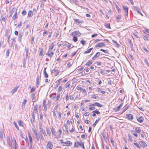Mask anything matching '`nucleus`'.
I'll return each instance as SVG.
<instances>
[{"label": "nucleus", "instance_id": "f257e3e1", "mask_svg": "<svg viewBox=\"0 0 149 149\" xmlns=\"http://www.w3.org/2000/svg\"><path fill=\"white\" fill-rule=\"evenodd\" d=\"M37 108L38 105L37 104H36L34 107L33 112L32 115V119L33 122H35V115L36 113H37L38 112Z\"/></svg>", "mask_w": 149, "mask_h": 149}, {"label": "nucleus", "instance_id": "f03ea898", "mask_svg": "<svg viewBox=\"0 0 149 149\" xmlns=\"http://www.w3.org/2000/svg\"><path fill=\"white\" fill-rule=\"evenodd\" d=\"M39 132L43 133L45 132V130L43 129V127L41 123L39 124Z\"/></svg>", "mask_w": 149, "mask_h": 149}, {"label": "nucleus", "instance_id": "7ed1b4c3", "mask_svg": "<svg viewBox=\"0 0 149 149\" xmlns=\"http://www.w3.org/2000/svg\"><path fill=\"white\" fill-rule=\"evenodd\" d=\"M53 147V145L51 142H49L48 143L47 146V149H52Z\"/></svg>", "mask_w": 149, "mask_h": 149}, {"label": "nucleus", "instance_id": "20e7f679", "mask_svg": "<svg viewBox=\"0 0 149 149\" xmlns=\"http://www.w3.org/2000/svg\"><path fill=\"white\" fill-rule=\"evenodd\" d=\"M105 44L103 42H101L98 43L95 46V47H102L103 46H105Z\"/></svg>", "mask_w": 149, "mask_h": 149}, {"label": "nucleus", "instance_id": "39448f33", "mask_svg": "<svg viewBox=\"0 0 149 149\" xmlns=\"http://www.w3.org/2000/svg\"><path fill=\"white\" fill-rule=\"evenodd\" d=\"M41 78V76L38 77V76L36 79V86L37 87H38L39 86V83L40 81V79Z\"/></svg>", "mask_w": 149, "mask_h": 149}, {"label": "nucleus", "instance_id": "423d86ee", "mask_svg": "<svg viewBox=\"0 0 149 149\" xmlns=\"http://www.w3.org/2000/svg\"><path fill=\"white\" fill-rule=\"evenodd\" d=\"M7 141L8 144L12 148V144L10 143V140L9 136H8L7 137Z\"/></svg>", "mask_w": 149, "mask_h": 149}, {"label": "nucleus", "instance_id": "0eeeda50", "mask_svg": "<svg viewBox=\"0 0 149 149\" xmlns=\"http://www.w3.org/2000/svg\"><path fill=\"white\" fill-rule=\"evenodd\" d=\"M74 22L76 23L78 25L79 24L82 23L83 21L80 20L78 19H74Z\"/></svg>", "mask_w": 149, "mask_h": 149}, {"label": "nucleus", "instance_id": "6e6552de", "mask_svg": "<svg viewBox=\"0 0 149 149\" xmlns=\"http://www.w3.org/2000/svg\"><path fill=\"white\" fill-rule=\"evenodd\" d=\"M126 116L129 120H132L133 119V116L131 114H127Z\"/></svg>", "mask_w": 149, "mask_h": 149}, {"label": "nucleus", "instance_id": "1a4fd4ad", "mask_svg": "<svg viewBox=\"0 0 149 149\" xmlns=\"http://www.w3.org/2000/svg\"><path fill=\"white\" fill-rule=\"evenodd\" d=\"M90 105L92 106H96L100 107H102L103 106V105L100 104V103L98 102H95L94 104Z\"/></svg>", "mask_w": 149, "mask_h": 149}, {"label": "nucleus", "instance_id": "9d476101", "mask_svg": "<svg viewBox=\"0 0 149 149\" xmlns=\"http://www.w3.org/2000/svg\"><path fill=\"white\" fill-rule=\"evenodd\" d=\"M46 103V101L45 100H44L43 101V105L42 106L44 107L43 111L45 112L47 111V106L45 104Z\"/></svg>", "mask_w": 149, "mask_h": 149}, {"label": "nucleus", "instance_id": "9b49d317", "mask_svg": "<svg viewBox=\"0 0 149 149\" xmlns=\"http://www.w3.org/2000/svg\"><path fill=\"white\" fill-rule=\"evenodd\" d=\"M19 86H16L15 87L14 89H13L11 91L10 93H12V95H13V94L17 90L18 88H19Z\"/></svg>", "mask_w": 149, "mask_h": 149}, {"label": "nucleus", "instance_id": "f8f14e48", "mask_svg": "<svg viewBox=\"0 0 149 149\" xmlns=\"http://www.w3.org/2000/svg\"><path fill=\"white\" fill-rule=\"evenodd\" d=\"M77 144H79V145L83 149H85V148L84 146V144L82 141H78L77 142Z\"/></svg>", "mask_w": 149, "mask_h": 149}, {"label": "nucleus", "instance_id": "ddd939ff", "mask_svg": "<svg viewBox=\"0 0 149 149\" xmlns=\"http://www.w3.org/2000/svg\"><path fill=\"white\" fill-rule=\"evenodd\" d=\"M139 143L143 147H146L147 146V144L143 141H140Z\"/></svg>", "mask_w": 149, "mask_h": 149}, {"label": "nucleus", "instance_id": "4468645a", "mask_svg": "<svg viewBox=\"0 0 149 149\" xmlns=\"http://www.w3.org/2000/svg\"><path fill=\"white\" fill-rule=\"evenodd\" d=\"M28 135L30 144L31 146H32L33 141L31 136L30 133L29 132L28 133Z\"/></svg>", "mask_w": 149, "mask_h": 149}, {"label": "nucleus", "instance_id": "2eb2a0df", "mask_svg": "<svg viewBox=\"0 0 149 149\" xmlns=\"http://www.w3.org/2000/svg\"><path fill=\"white\" fill-rule=\"evenodd\" d=\"M54 54V52H49V51H48L47 53L46 54V55H47L49 57H51Z\"/></svg>", "mask_w": 149, "mask_h": 149}, {"label": "nucleus", "instance_id": "dca6fc26", "mask_svg": "<svg viewBox=\"0 0 149 149\" xmlns=\"http://www.w3.org/2000/svg\"><path fill=\"white\" fill-rule=\"evenodd\" d=\"M100 55V53L99 52H97L95 56L93 57L92 59L94 60L97 58Z\"/></svg>", "mask_w": 149, "mask_h": 149}, {"label": "nucleus", "instance_id": "f3484780", "mask_svg": "<svg viewBox=\"0 0 149 149\" xmlns=\"http://www.w3.org/2000/svg\"><path fill=\"white\" fill-rule=\"evenodd\" d=\"M123 103L120 104L119 106H118L117 108L115 109L116 111H118L120 110V109L122 107L123 105Z\"/></svg>", "mask_w": 149, "mask_h": 149}, {"label": "nucleus", "instance_id": "a211bd4d", "mask_svg": "<svg viewBox=\"0 0 149 149\" xmlns=\"http://www.w3.org/2000/svg\"><path fill=\"white\" fill-rule=\"evenodd\" d=\"M33 13L32 11L29 10L28 13L27 17L29 18L30 17H31L33 16Z\"/></svg>", "mask_w": 149, "mask_h": 149}, {"label": "nucleus", "instance_id": "6ab92c4d", "mask_svg": "<svg viewBox=\"0 0 149 149\" xmlns=\"http://www.w3.org/2000/svg\"><path fill=\"white\" fill-rule=\"evenodd\" d=\"M137 119L138 121L140 123H142L143 120V118L142 116L140 117L139 118Z\"/></svg>", "mask_w": 149, "mask_h": 149}, {"label": "nucleus", "instance_id": "aec40b11", "mask_svg": "<svg viewBox=\"0 0 149 149\" xmlns=\"http://www.w3.org/2000/svg\"><path fill=\"white\" fill-rule=\"evenodd\" d=\"M135 130L136 132L138 133H140L141 132V130L139 127H135Z\"/></svg>", "mask_w": 149, "mask_h": 149}, {"label": "nucleus", "instance_id": "412c9836", "mask_svg": "<svg viewBox=\"0 0 149 149\" xmlns=\"http://www.w3.org/2000/svg\"><path fill=\"white\" fill-rule=\"evenodd\" d=\"M64 143L66 144V146H70L72 144V142L70 141H66L64 142Z\"/></svg>", "mask_w": 149, "mask_h": 149}, {"label": "nucleus", "instance_id": "4be33fe9", "mask_svg": "<svg viewBox=\"0 0 149 149\" xmlns=\"http://www.w3.org/2000/svg\"><path fill=\"white\" fill-rule=\"evenodd\" d=\"M43 135L42 133H38V136L42 140L44 139Z\"/></svg>", "mask_w": 149, "mask_h": 149}, {"label": "nucleus", "instance_id": "5701e85b", "mask_svg": "<svg viewBox=\"0 0 149 149\" xmlns=\"http://www.w3.org/2000/svg\"><path fill=\"white\" fill-rule=\"evenodd\" d=\"M44 53L43 50L42 49H41L40 50V53L39 54V56H42Z\"/></svg>", "mask_w": 149, "mask_h": 149}, {"label": "nucleus", "instance_id": "b1692460", "mask_svg": "<svg viewBox=\"0 0 149 149\" xmlns=\"http://www.w3.org/2000/svg\"><path fill=\"white\" fill-rule=\"evenodd\" d=\"M93 63V62L91 61H89L87 62L86 64L85 65L86 66H90Z\"/></svg>", "mask_w": 149, "mask_h": 149}, {"label": "nucleus", "instance_id": "393cba45", "mask_svg": "<svg viewBox=\"0 0 149 149\" xmlns=\"http://www.w3.org/2000/svg\"><path fill=\"white\" fill-rule=\"evenodd\" d=\"M51 130L52 131V134L53 135H54V136H56V135L55 130L54 129L53 127H52L51 129Z\"/></svg>", "mask_w": 149, "mask_h": 149}, {"label": "nucleus", "instance_id": "a878e982", "mask_svg": "<svg viewBox=\"0 0 149 149\" xmlns=\"http://www.w3.org/2000/svg\"><path fill=\"white\" fill-rule=\"evenodd\" d=\"M123 10L124 11L126 12V11H128V8L126 6H123Z\"/></svg>", "mask_w": 149, "mask_h": 149}, {"label": "nucleus", "instance_id": "bb28decb", "mask_svg": "<svg viewBox=\"0 0 149 149\" xmlns=\"http://www.w3.org/2000/svg\"><path fill=\"white\" fill-rule=\"evenodd\" d=\"M22 37V33H19V36L18 37V39L19 41L21 42V39Z\"/></svg>", "mask_w": 149, "mask_h": 149}, {"label": "nucleus", "instance_id": "cd10ccee", "mask_svg": "<svg viewBox=\"0 0 149 149\" xmlns=\"http://www.w3.org/2000/svg\"><path fill=\"white\" fill-rule=\"evenodd\" d=\"M100 119V118H98V119H97L96 120L95 123L93 124V127H95L96 126V124L98 123V121H99Z\"/></svg>", "mask_w": 149, "mask_h": 149}, {"label": "nucleus", "instance_id": "c85d7f7f", "mask_svg": "<svg viewBox=\"0 0 149 149\" xmlns=\"http://www.w3.org/2000/svg\"><path fill=\"white\" fill-rule=\"evenodd\" d=\"M31 96L32 100H34L36 98V94L35 93H33L31 95Z\"/></svg>", "mask_w": 149, "mask_h": 149}, {"label": "nucleus", "instance_id": "c756f323", "mask_svg": "<svg viewBox=\"0 0 149 149\" xmlns=\"http://www.w3.org/2000/svg\"><path fill=\"white\" fill-rule=\"evenodd\" d=\"M3 133L2 131L0 132V138L1 140H2L3 138Z\"/></svg>", "mask_w": 149, "mask_h": 149}, {"label": "nucleus", "instance_id": "7c9ffc66", "mask_svg": "<svg viewBox=\"0 0 149 149\" xmlns=\"http://www.w3.org/2000/svg\"><path fill=\"white\" fill-rule=\"evenodd\" d=\"M93 48H91L88 49L87 51H85L84 52V54H86L90 53L91 51L93 49Z\"/></svg>", "mask_w": 149, "mask_h": 149}, {"label": "nucleus", "instance_id": "2f4dec72", "mask_svg": "<svg viewBox=\"0 0 149 149\" xmlns=\"http://www.w3.org/2000/svg\"><path fill=\"white\" fill-rule=\"evenodd\" d=\"M17 12L16 11H15V13L12 17L13 19V20H15L17 17Z\"/></svg>", "mask_w": 149, "mask_h": 149}, {"label": "nucleus", "instance_id": "473e14b6", "mask_svg": "<svg viewBox=\"0 0 149 149\" xmlns=\"http://www.w3.org/2000/svg\"><path fill=\"white\" fill-rule=\"evenodd\" d=\"M134 144L136 146V147L139 149H141V147L136 142L134 143Z\"/></svg>", "mask_w": 149, "mask_h": 149}, {"label": "nucleus", "instance_id": "72a5a7b5", "mask_svg": "<svg viewBox=\"0 0 149 149\" xmlns=\"http://www.w3.org/2000/svg\"><path fill=\"white\" fill-rule=\"evenodd\" d=\"M18 123L19 126H20L23 127V123L21 120H19V121H18Z\"/></svg>", "mask_w": 149, "mask_h": 149}, {"label": "nucleus", "instance_id": "f704fd0d", "mask_svg": "<svg viewBox=\"0 0 149 149\" xmlns=\"http://www.w3.org/2000/svg\"><path fill=\"white\" fill-rule=\"evenodd\" d=\"M131 132L136 137H137L138 136L137 134V133H135V132L134 131H132Z\"/></svg>", "mask_w": 149, "mask_h": 149}, {"label": "nucleus", "instance_id": "c9c22d12", "mask_svg": "<svg viewBox=\"0 0 149 149\" xmlns=\"http://www.w3.org/2000/svg\"><path fill=\"white\" fill-rule=\"evenodd\" d=\"M27 102V100L26 99H25L23 101V102H22V107H25V104Z\"/></svg>", "mask_w": 149, "mask_h": 149}, {"label": "nucleus", "instance_id": "e433bc0d", "mask_svg": "<svg viewBox=\"0 0 149 149\" xmlns=\"http://www.w3.org/2000/svg\"><path fill=\"white\" fill-rule=\"evenodd\" d=\"M29 49H27L26 50V58L28 57Z\"/></svg>", "mask_w": 149, "mask_h": 149}, {"label": "nucleus", "instance_id": "4c0bfd02", "mask_svg": "<svg viewBox=\"0 0 149 149\" xmlns=\"http://www.w3.org/2000/svg\"><path fill=\"white\" fill-rule=\"evenodd\" d=\"M74 33L76 35L79 36L81 35V33L79 31H75Z\"/></svg>", "mask_w": 149, "mask_h": 149}, {"label": "nucleus", "instance_id": "58836bf2", "mask_svg": "<svg viewBox=\"0 0 149 149\" xmlns=\"http://www.w3.org/2000/svg\"><path fill=\"white\" fill-rule=\"evenodd\" d=\"M73 40L74 42H77L78 40L77 37L74 36L73 37Z\"/></svg>", "mask_w": 149, "mask_h": 149}, {"label": "nucleus", "instance_id": "ea45409f", "mask_svg": "<svg viewBox=\"0 0 149 149\" xmlns=\"http://www.w3.org/2000/svg\"><path fill=\"white\" fill-rule=\"evenodd\" d=\"M144 62L146 65L148 67L149 66V64L148 63V61L146 59H145L144 60Z\"/></svg>", "mask_w": 149, "mask_h": 149}, {"label": "nucleus", "instance_id": "a19ab883", "mask_svg": "<svg viewBox=\"0 0 149 149\" xmlns=\"http://www.w3.org/2000/svg\"><path fill=\"white\" fill-rule=\"evenodd\" d=\"M47 134L49 135V136L51 135V132L50 130L49 129H47Z\"/></svg>", "mask_w": 149, "mask_h": 149}, {"label": "nucleus", "instance_id": "79ce46f5", "mask_svg": "<svg viewBox=\"0 0 149 149\" xmlns=\"http://www.w3.org/2000/svg\"><path fill=\"white\" fill-rule=\"evenodd\" d=\"M106 28L108 29H111L109 24H106L105 25Z\"/></svg>", "mask_w": 149, "mask_h": 149}, {"label": "nucleus", "instance_id": "37998d69", "mask_svg": "<svg viewBox=\"0 0 149 149\" xmlns=\"http://www.w3.org/2000/svg\"><path fill=\"white\" fill-rule=\"evenodd\" d=\"M13 124H14L16 128L18 130H19V127L17 125V124H16V123L15 122H13Z\"/></svg>", "mask_w": 149, "mask_h": 149}, {"label": "nucleus", "instance_id": "c03bdc74", "mask_svg": "<svg viewBox=\"0 0 149 149\" xmlns=\"http://www.w3.org/2000/svg\"><path fill=\"white\" fill-rule=\"evenodd\" d=\"M56 93H55L54 94H51L50 95V97L52 98H54L55 97Z\"/></svg>", "mask_w": 149, "mask_h": 149}, {"label": "nucleus", "instance_id": "a18cd8bd", "mask_svg": "<svg viewBox=\"0 0 149 149\" xmlns=\"http://www.w3.org/2000/svg\"><path fill=\"white\" fill-rule=\"evenodd\" d=\"M10 52L9 49H8L7 50L6 52V56L7 57H8L9 55Z\"/></svg>", "mask_w": 149, "mask_h": 149}, {"label": "nucleus", "instance_id": "49530a36", "mask_svg": "<svg viewBox=\"0 0 149 149\" xmlns=\"http://www.w3.org/2000/svg\"><path fill=\"white\" fill-rule=\"evenodd\" d=\"M54 46V45H53L52 46H50L48 51H51L53 48Z\"/></svg>", "mask_w": 149, "mask_h": 149}, {"label": "nucleus", "instance_id": "de8ad7c7", "mask_svg": "<svg viewBox=\"0 0 149 149\" xmlns=\"http://www.w3.org/2000/svg\"><path fill=\"white\" fill-rule=\"evenodd\" d=\"M14 13V11L13 10H12L10 12V15H9L10 17H11L12 16L13 14Z\"/></svg>", "mask_w": 149, "mask_h": 149}, {"label": "nucleus", "instance_id": "09e8293b", "mask_svg": "<svg viewBox=\"0 0 149 149\" xmlns=\"http://www.w3.org/2000/svg\"><path fill=\"white\" fill-rule=\"evenodd\" d=\"M60 97V94H58L56 98V101H57L59 100Z\"/></svg>", "mask_w": 149, "mask_h": 149}, {"label": "nucleus", "instance_id": "8fccbe9b", "mask_svg": "<svg viewBox=\"0 0 149 149\" xmlns=\"http://www.w3.org/2000/svg\"><path fill=\"white\" fill-rule=\"evenodd\" d=\"M98 97L96 96L95 95H92L91 97L93 99H96L98 98Z\"/></svg>", "mask_w": 149, "mask_h": 149}, {"label": "nucleus", "instance_id": "3c124183", "mask_svg": "<svg viewBox=\"0 0 149 149\" xmlns=\"http://www.w3.org/2000/svg\"><path fill=\"white\" fill-rule=\"evenodd\" d=\"M21 14L23 15L24 16L26 14V10H24L22 12Z\"/></svg>", "mask_w": 149, "mask_h": 149}, {"label": "nucleus", "instance_id": "603ef678", "mask_svg": "<svg viewBox=\"0 0 149 149\" xmlns=\"http://www.w3.org/2000/svg\"><path fill=\"white\" fill-rule=\"evenodd\" d=\"M128 140H129L131 141H132V136L130 135H128Z\"/></svg>", "mask_w": 149, "mask_h": 149}, {"label": "nucleus", "instance_id": "864d4df0", "mask_svg": "<svg viewBox=\"0 0 149 149\" xmlns=\"http://www.w3.org/2000/svg\"><path fill=\"white\" fill-rule=\"evenodd\" d=\"M129 107L128 106H127L125 107L123 109V112L125 111L126 110H127L129 108Z\"/></svg>", "mask_w": 149, "mask_h": 149}, {"label": "nucleus", "instance_id": "5fc2aeb1", "mask_svg": "<svg viewBox=\"0 0 149 149\" xmlns=\"http://www.w3.org/2000/svg\"><path fill=\"white\" fill-rule=\"evenodd\" d=\"M12 140H14V146H16V145H17V143H16V141L15 139V138H14V137H13V139Z\"/></svg>", "mask_w": 149, "mask_h": 149}, {"label": "nucleus", "instance_id": "6e6d98bb", "mask_svg": "<svg viewBox=\"0 0 149 149\" xmlns=\"http://www.w3.org/2000/svg\"><path fill=\"white\" fill-rule=\"evenodd\" d=\"M40 119L41 120H43V115L42 113H41L40 116Z\"/></svg>", "mask_w": 149, "mask_h": 149}, {"label": "nucleus", "instance_id": "4d7b16f0", "mask_svg": "<svg viewBox=\"0 0 149 149\" xmlns=\"http://www.w3.org/2000/svg\"><path fill=\"white\" fill-rule=\"evenodd\" d=\"M80 42L82 44V45H85V44L86 43V41H84V40H83L80 41Z\"/></svg>", "mask_w": 149, "mask_h": 149}, {"label": "nucleus", "instance_id": "13d9d810", "mask_svg": "<svg viewBox=\"0 0 149 149\" xmlns=\"http://www.w3.org/2000/svg\"><path fill=\"white\" fill-rule=\"evenodd\" d=\"M36 88H32L31 90L30 93H32V92H34L35 91Z\"/></svg>", "mask_w": 149, "mask_h": 149}, {"label": "nucleus", "instance_id": "bf43d9fd", "mask_svg": "<svg viewBox=\"0 0 149 149\" xmlns=\"http://www.w3.org/2000/svg\"><path fill=\"white\" fill-rule=\"evenodd\" d=\"M79 144H77V142H75L74 143V147L75 148H78V146Z\"/></svg>", "mask_w": 149, "mask_h": 149}, {"label": "nucleus", "instance_id": "052dcab7", "mask_svg": "<svg viewBox=\"0 0 149 149\" xmlns=\"http://www.w3.org/2000/svg\"><path fill=\"white\" fill-rule=\"evenodd\" d=\"M61 112H59L58 113V118L59 119H61Z\"/></svg>", "mask_w": 149, "mask_h": 149}, {"label": "nucleus", "instance_id": "680f3d73", "mask_svg": "<svg viewBox=\"0 0 149 149\" xmlns=\"http://www.w3.org/2000/svg\"><path fill=\"white\" fill-rule=\"evenodd\" d=\"M89 114H90V113H89V112H86L84 113V116H89Z\"/></svg>", "mask_w": 149, "mask_h": 149}, {"label": "nucleus", "instance_id": "e2e57ef3", "mask_svg": "<svg viewBox=\"0 0 149 149\" xmlns=\"http://www.w3.org/2000/svg\"><path fill=\"white\" fill-rule=\"evenodd\" d=\"M44 76L46 78H47L48 77V75L47 72L44 73Z\"/></svg>", "mask_w": 149, "mask_h": 149}, {"label": "nucleus", "instance_id": "0e129e2a", "mask_svg": "<svg viewBox=\"0 0 149 149\" xmlns=\"http://www.w3.org/2000/svg\"><path fill=\"white\" fill-rule=\"evenodd\" d=\"M35 136H36V139L37 141H38L39 140V136H38V135H36Z\"/></svg>", "mask_w": 149, "mask_h": 149}, {"label": "nucleus", "instance_id": "69168bd1", "mask_svg": "<svg viewBox=\"0 0 149 149\" xmlns=\"http://www.w3.org/2000/svg\"><path fill=\"white\" fill-rule=\"evenodd\" d=\"M93 112L97 114H99L100 113L97 110H95L93 111Z\"/></svg>", "mask_w": 149, "mask_h": 149}, {"label": "nucleus", "instance_id": "338daca9", "mask_svg": "<svg viewBox=\"0 0 149 149\" xmlns=\"http://www.w3.org/2000/svg\"><path fill=\"white\" fill-rule=\"evenodd\" d=\"M81 92L82 93H85L86 92V91L85 89L83 88L81 89Z\"/></svg>", "mask_w": 149, "mask_h": 149}, {"label": "nucleus", "instance_id": "774afa93", "mask_svg": "<svg viewBox=\"0 0 149 149\" xmlns=\"http://www.w3.org/2000/svg\"><path fill=\"white\" fill-rule=\"evenodd\" d=\"M143 49L146 52L148 53L149 52V51L148 50H147L145 47H144L143 48Z\"/></svg>", "mask_w": 149, "mask_h": 149}]
</instances>
